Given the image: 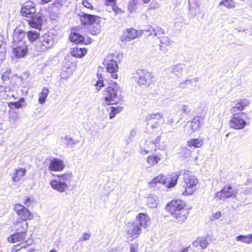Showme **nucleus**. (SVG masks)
I'll return each mask as SVG.
<instances>
[{
    "instance_id": "nucleus-64",
    "label": "nucleus",
    "mask_w": 252,
    "mask_h": 252,
    "mask_svg": "<svg viewBox=\"0 0 252 252\" xmlns=\"http://www.w3.org/2000/svg\"><path fill=\"white\" fill-rule=\"evenodd\" d=\"M18 101V102H21V103L22 104V102H24V101H25V99H24V98L21 97V98H20L19 100V101Z\"/></svg>"
},
{
    "instance_id": "nucleus-17",
    "label": "nucleus",
    "mask_w": 252,
    "mask_h": 252,
    "mask_svg": "<svg viewBox=\"0 0 252 252\" xmlns=\"http://www.w3.org/2000/svg\"><path fill=\"white\" fill-rule=\"evenodd\" d=\"M30 17L31 19L28 20L29 25L32 28L40 30L42 23V19L41 15L37 13Z\"/></svg>"
},
{
    "instance_id": "nucleus-5",
    "label": "nucleus",
    "mask_w": 252,
    "mask_h": 252,
    "mask_svg": "<svg viewBox=\"0 0 252 252\" xmlns=\"http://www.w3.org/2000/svg\"><path fill=\"white\" fill-rule=\"evenodd\" d=\"M184 186L185 190L183 194L184 195L192 194L196 189V186L198 184L196 177L189 173L184 174Z\"/></svg>"
},
{
    "instance_id": "nucleus-42",
    "label": "nucleus",
    "mask_w": 252,
    "mask_h": 252,
    "mask_svg": "<svg viewBox=\"0 0 252 252\" xmlns=\"http://www.w3.org/2000/svg\"><path fill=\"white\" fill-rule=\"evenodd\" d=\"M190 86H192V83L191 80L189 79L181 82L179 85V88L182 89L189 88Z\"/></svg>"
},
{
    "instance_id": "nucleus-39",
    "label": "nucleus",
    "mask_w": 252,
    "mask_h": 252,
    "mask_svg": "<svg viewBox=\"0 0 252 252\" xmlns=\"http://www.w3.org/2000/svg\"><path fill=\"white\" fill-rule=\"evenodd\" d=\"M39 35V33L35 31H31L27 33L28 39L32 42L37 39Z\"/></svg>"
},
{
    "instance_id": "nucleus-9",
    "label": "nucleus",
    "mask_w": 252,
    "mask_h": 252,
    "mask_svg": "<svg viewBox=\"0 0 252 252\" xmlns=\"http://www.w3.org/2000/svg\"><path fill=\"white\" fill-rule=\"evenodd\" d=\"M142 231L139 224L134 222H128L126 225V234L128 238L131 240L139 237Z\"/></svg>"
},
{
    "instance_id": "nucleus-52",
    "label": "nucleus",
    "mask_w": 252,
    "mask_h": 252,
    "mask_svg": "<svg viewBox=\"0 0 252 252\" xmlns=\"http://www.w3.org/2000/svg\"><path fill=\"white\" fill-rule=\"evenodd\" d=\"M139 245L137 243H134L131 245L130 252H139L138 251Z\"/></svg>"
},
{
    "instance_id": "nucleus-49",
    "label": "nucleus",
    "mask_w": 252,
    "mask_h": 252,
    "mask_svg": "<svg viewBox=\"0 0 252 252\" xmlns=\"http://www.w3.org/2000/svg\"><path fill=\"white\" fill-rule=\"evenodd\" d=\"M95 86L97 91H99L101 88L104 86L103 81L99 78V79L95 83Z\"/></svg>"
},
{
    "instance_id": "nucleus-20",
    "label": "nucleus",
    "mask_w": 252,
    "mask_h": 252,
    "mask_svg": "<svg viewBox=\"0 0 252 252\" xmlns=\"http://www.w3.org/2000/svg\"><path fill=\"white\" fill-rule=\"evenodd\" d=\"M118 66L116 61L112 60L107 64V70L110 74V77L113 79H117L118 75L117 72L118 71Z\"/></svg>"
},
{
    "instance_id": "nucleus-34",
    "label": "nucleus",
    "mask_w": 252,
    "mask_h": 252,
    "mask_svg": "<svg viewBox=\"0 0 252 252\" xmlns=\"http://www.w3.org/2000/svg\"><path fill=\"white\" fill-rule=\"evenodd\" d=\"M123 109V108L121 106L114 107L110 106L107 108V110L109 112V118L112 119L115 117V116L120 113Z\"/></svg>"
},
{
    "instance_id": "nucleus-36",
    "label": "nucleus",
    "mask_w": 252,
    "mask_h": 252,
    "mask_svg": "<svg viewBox=\"0 0 252 252\" xmlns=\"http://www.w3.org/2000/svg\"><path fill=\"white\" fill-rule=\"evenodd\" d=\"M4 38L0 35V63L5 59L6 51L3 44Z\"/></svg>"
},
{
    "instance_id": "nucleus-33",
    "label": "nucleus",
    "mask_w": 252,
    "mask_h": 252,
    "mask_svg": "<svg viewBox=\"0 0 252 252\" xmlns=\"http://www.w3.org/2000/svg\"><path fill=\"white\" fill-rule=\"evenodd\" d=\"M160 159V157L156 155L149 156L146 159L147 163L148 164V167L154 166L157 164Z\"/></svg>"
},
{
    "instance_id": "nucleus-62",
    "label": "nucleus",
    "mask_w": 252,
    "mask_h": 252,
    "mask_svg": "<svg viewBox=\"0 0 252 252\" xmlns=\"http://www.w3.org/2000/svg\"><path fill=\"white\" fill-rule=\"evenodd\" d=\"M190 246H188L182 250L181 252H188Z\"/></svg>"
},
{
    "instance_id": "nucleus-48",
    "label": "nucleus",
    "mask_w": 252,
    "mask_h": 252,
    "mask_svg": "<svg viewBox=\"0 0 252 252\" xmlns=\"http://www.w3.org/2000/svg\"><path fill=\"white\" fill-rule=\"evenodd\" d=\"M27 247V244L26 242L20 243L19 245L14 246L12 249V252H16L20 250L21 248H26Z\"/></svg>"
},
{
    "instance_id": "nucleus-59",
    "label": "nucleus",
    "mask_w": 252,
    "mask_h": 252,
    "mask_svg": "<svg viewBox=\"0 0 252 252\" xmlns=\"http://www.w3.org/2000/svg\"><path fill=\"white\" fill-rule=\"evenodd\" d=\"M192 246L194 247H198L200 246V238H197L195 240L192 242Z\"/></svg>"
},
{
    "instance_id": "nucleus-51",
    "label": "nucleus",
    "mask_w": 252,
    "mask_h": 252,
    "mask_svg": "<svg viewBox=\"0 0 252 252\" xmlns=\"http://www.w3.org/2000/svg\"><path fill=\"white\" fill-rule=\"evenodd\" d=\"M11 73V70L10 69H7V71H5L3 73L1 79L3 81H5L9 79V74Z\"/></svg>"
},
{
    "instance_id": "nucleus-44",
    "label": "nucleus",
    "mask_w": 252,
    "mask_h": 252,
    "mask_svg": "<svg viewBox=\"0 0 252 252\" xmlns=\"http://www.w3.org/2000/svg\"><path fill=\"white\" fill-rule=\"evenodd\" d=\"M200 247L202 249H205L208 245V243L206 238L200 237Z\"/></svg>"
},
{
    "instance_id": "nucleus-32",
    "label": "nucleus",
    "mask_w": 252,
    "mask_h": 252,
    "mask_svg": "<svg viewBox=\"0 0 252 252\" xmlns=\"http://www.w3.org/2000/svg\"><path fill=\"white\" fill-rule=\"evenodd\" d=\"M203 142L201 138L191 139L188 141L187 145L189 147L191 148H199L203 145Z\"/></svg>"
},
{
    "instance_id": "nucleus-43",
    "label": "nucleus",
    "mask_w": 252,
    "mask_h": 252,
    "mask_svg": "<svg viewBox=\"0 0 252 252\" xmlns=\"http://www.w3.org/2000/svg\"><path fill=\"white\" fill-rule=\"evenodd\" d=\"M8 106L12 109H13L14 108L19 109L22 107L23 105L20 102L15 101L8 103Z\"/></svg>"
},
{
    "instance_id": "nucleus-8",
    "label": "nucleus",
    "mask_w": 252,
    "mask_h": 252,
    "mask_svg": "<svg viewBox=\"0 0 252 252\" xmlns=\"http://www.w3.org/2000/svg\"><path fill=\"white\" fill-rule=\"evenodd\" d=\"M146 119L148 126L152 129L158 128L160 123L163 124L164 122L162 114L158 113L149 115Z\"/></svg>"
},
{
    "instance_id": "nucleus-18",
    "label": "nucleus",
    "mask_w": 252,
    "mask_h": 252,
    "mask_svg": "<svg viewBox=\"0 0 252 252\" xmlns=\"http://www.w3.org/2000/svg\"><path fill=\"white\" fill-rule=\"evenodd\" d=\"M26 32L22 30H16L13 34V45H19L22 42H26L25 39Z\"/></svg>"
},
{
    "instance_id": "nucleus-38",
    "label": "nucleus",
    "mask_w": 252,
    "mask_h": 252,
    "mask_svg": "<svg viewBox=\"0 0 252 252\" xmlns=\"http://www.w3.org/2000/svg\"><path fill=\"white\" fill-rule=\"evenodd\" d=\"M219 5H223L228 8H234L236 6V3L233 0H223L220 2Z\"/></svg>"
},
{
    "instance_id": "nucleus-63",
    "label": "nucleus",
    "mask_w": 252,
    "mask_h": 252,
    "mask_svg": "<svg viewBox=\"0 0 252 252\" xmlns=\"http://www.w3.org/2000/svg\"><path fill=\"white\" fill-rule=\"evenodd\" d=\"M52 0H41V2L43 4L48 3L50 1H51Z\"/></svg>"
},
{
    "instance_id": "nucleus-6",
    "label": "nucleus",
    "mask_w": 252,
    "mask_h": 252,
    "mask_svg": "<svg viewBox=\"0 0 252 252\" xmlns=\"http://www.w3.org/2000/svg\"><path fill=\"white\" fill-rule=\"evenodd\" d=\"M177 179L178 176L177 175H174L166 178L162 175H159L152 179L149 182V184L152 187H154L157 183H159L169 188H172L176 185Z\"/></svg>"
},
{
    "instance_id": "nucleus-22",
    "label": "nucleus",
    "mask_w": 252,
    "mask_h": 252,
    "mask_svg": "<svg viewBox=\"0 0 252 252\" xmlns=\"http://www.w3.org/2000/svg\"><path fill=\"white\" fill-rule=\"evenodd\" d=\"M28 222L26 220L21 219H17V220L14 223L13 228L15 231L26 234Z\"/></svg>"
},
{
    "instance_id": "nucleus-56",
    "label": "nucleus",
    "mask_w": 252,
    "mask_h": 252,
    "mask_svg": "<svg viewBox=\"0 0 252 252\" xmlns=\"http://www.w3.org/2000/svg\"><path fill=\"white\" fill-rule=\"evenodd\" d=\"M161 42V43L165 44L167 45H170L171 44V41L167 37H163Z\"/></svg>"
},
{
    "instance_id": "nucleus-46",
    "label": "nucleus",
    "mask_w": 252,
    "mask_h": 252,
    "mask_svg": "<svg viewBox=\"0 0 252 252\" xmlns=\"http://www.w3.org/2000/svg\"><path fill=\"white\" fill-rule=\"evenodd\" d=\"M9 118L13 121H16L19 119L18 114L15 111H11L10 112Z\"/></svg>"
},
{
    "instance_id": "nucleus-16",
    "label": "nucleus",
    "mask_w": 252,
    "mask_h": 252,
    "mask_svg": "<svg viewBox=\"0 0 252 252\" xmlns=\"http://www.w3.org/2000/svg\"><path fill=\"white\" fill-rule=\"evenodd\" d=\"M140 35L139 31H137L134 29H127L125 31L121 37L122 41L128 42L133 39Z\"/></svg>"
},
{
    "instance_id": "nucleus-27",
    "label": "nucleus",
    "mask_w": 252,
    "mask_h": 252,
    "mask_svg": "<svg viewBox=\"0 0 252 252\" xmlns=\"http://www.w3.org/2000/svg\"><path fill=\"white\" fill-rule=\"evenodd\" d=\"M26 233L17 232L15 234L11 235L8 238V241L11 243H16L24 241L26 239Z\"/></svg>"
},
{
    "instance_id": "nucleus-47",
    "label": "nucleus",
    "mask_w": 252,
    "mask_h": 252,
    "mask_svg": "<svg viewBox=\"0 0 252 252\" xmlns=\"http://www.w3.org/2000/svg\"><path fill=\"white\" fill-rule=\"evenodd\" d=\"M154 30V28L149 26V27H147L146 28H145V29H144L142 31H140L139 34H140V35H141L142 34V33H143L144 32H147L149 33L148 35H153V34H154V30Z\"/></svg>"
},
{
    "instance_id": "nucleus-13",
    "label": "nucleus",
    "mask_w": 252,
    "mask_h": 252,
    "mask_svg": "<svg viewBox=\"0 0 252 252\" xmlns=\"http://www.w3.org/2000/svg\"><path fill=\"white\" fill-rule=\"evenodd\" d=\"M136 73L138 75L137 83L139 86H148L151 81V74L150 73L142 69H138Z\"/></svg>"
},
{
    "instance_id": "nucleus-31",
    "label": "nucleus",
    "mask_w": 252,
    "mask_h": 252,
    "mask_svg": "<svg viewBox=\"0 0 252 252\" xmlns=\"http://www.w3.org/2000/svg\"><path fill=\"white\" fill-rule=\"evenodd\" d=\"M49 93V90L47 87H43L42 91L38 94V102L42 104L46 101V99Z\"/></svg>"
},
{
    "instance_id": "nucleus-24",
    "label": "nucleus",
    "mask_w": 252,
    "mask_h": 252,
    "mask_svg": "<svg viewBox=\"0 0 252 252\" xmlns=\"http://www.w3.org/2000/svg\"><path fill=\"white\" fill-rule=\"evenodd\" d=\"M201 119L199 118H194L190 123H188L185 127V130L189 128H191V131H188L187 134L190 135L192 132L197 130L200 126Z\"/></svg>"
},
{
    "instance_id": "nucleus-7",
    "label": "nucleus",
    "mask_w": 252,
    "mask_h": 252,
    "mask_svg": "<svg viewBox=\"0 0 252 252\" xmlns=\"http://www.w3.org/2000/svg\"><path fill=\"white\" fill-rule=\"evenodd\" d=\"M238 190L230 186H225L222 189L216 193V197L221 200H225L229 197L235 198Z\"/></svg>"
},
{
    "instance_id": "nucleus-61",
    "label": "nucleus",
    "mask_w": 252,
    "mask_h": 252,
    "mask_svg": "<svg viewBox=\"0 0 252 252\" xmlns=\"http://www.w3.org/2000/svg\"><path fill=\"white\" fill-rule=\"evenodd\" d=\"M66 0H56L55 2L54 3V6L57 7L58 4H59L60 5H63V2Z\"/></svg>"
},
{
    "instance_id": "nucleus-30",
    "label": "nucleus",
    "mask_w": 252,
    "mask_h": 252,
    "mask_svg": "<svg viewBox=\"0 0 252 252\" xmlns=\"http://www.w3.org/2000/svg\"><path fill=\"white\" fill-rule=\"evenodd\" d=\"M27 172L25 168H19L15 169V172L12 176V180L14 182H18L24 177Z\"/></svg>"
},
{
    "instance_id": "nucleus-2",
    "label": "nucleus",
    "mask_w": 252,
    "mask_h": 252,
    "mask_svg": "<svg viewBox=\"0 0 252 252\" xmlns=\"http://www.w3.org/2000/svg\"><path fill=\"white\" fill-rule=\"evenodd\" d=\"M81 17V20L84 25L89 24L92 26L90 28V32L93 35H96L100 33L101 26L100 17L90 14L86 13L84 11L78 13Z\"/></svg>"
},
{
    "instance_id": "nucleus-29",
    "label": "nucleus",
    "mask_w": 252,
    "mask_h": 252,
    "mask_svg": "<svg viewBox=\"0 0 252 252\" xmlns=\"http://www.w3.org/2000/svg\"><path fill=\"white\" fill-rule=\"evenodd\" d=\"M87 52V51L86 48L75 47L71 49L70 53L73 57L81 58L86 55Z\"/></svg>"
},
{
    "instance_id": "nucleus-1",
    "label": "nucleus",
    "mask_w": 252,
    "mask_h": 252,
    "mask_svg": "<svg viewBox=\"0 0 252 252\" xmlns=\"http://www.w3.org/2000/svg\"><path fill=\"white\" fill-rule=\"evenodd\" d=\"M165 209L177 222H183L187 219L189 215L186 209V204L181 200H173L166 205Z\"/></svg>"
},
{
    "instance_id": "nucleus-54",
    "label": "nucleus",
    "mask_w": 252,
    "mask_h": 252,
    "mask_svg": "<svg viewBox=\"0 0 252 252\" xmlns=\"http://www.w3.org/2000/svg\"><path fill=\"white\" fill-rule=\"evenodd\" d=\"M149 6L150 9L154 10L158 9L160 7V4L157 2H152Z\"/></svg>"
},
{
    "instance_id": "nucleus-57",
    "label": "nucleus",
    "mask_w": 252,
    "mask_h": 252,
    "mask_svg": "<svg viewBox=\"0 0 252 252\" xmlns=\"http://www.w3.org/2000/svg\"><path fill=\"white\" fill-rule=\"evenodd\" d=\"M33 201V199L30 197H27L24 200V203L25 205L28 207L30 206V203H32Z\"/></svg>"
},
{
    "instance_id": "nucleus-25",
    "label": "nucleus",
    "mask_w": 252,
    "mask_h": 252,
    "mask_svg": "<svg viewBox=\"0 0 252 252\" xmlns=\"http://www.w3.org/2000/svg\"><path fill=\"white\" fill-rule=\"evenodd\" d=\"M73 176L72 174L69 172H66L63 174L57 175L56 178L60 181L62 183H65L69 188L70 184L72 181Z\"/></svg>"
},
{
    "instance_id": "nucleus-4",
    "label": "nucleus",
    "mask_w": 252,
    "mask_h": 252,
    "mask_svg": "<svg viewBox=\"0 0 252 252\" xmlns=\"http://www.w3.org/2000/svg\"><path fill=\"white\" fill-rule=\"evenodd\" d=\"M54 43V35L46 33L39 37V41L36 43L35 48L38 52H44L51 48Z\"/></svg>"
},
{
    "instance_id": "nucleus-58",
    "label": "nucleus",
    "mask_w": 252,
    "mask_h": 252,
    "mask_svg": "<svg viewBox=\"0 0 252 252\" xmlns=\"http://www.w3.org/2000/svg\"><path fill=\"white\" fill-rule=\"evenodd\" d=\"M182 111H183V113L186 114H189L190 112V110L188 106L185 105H184L182 106Z\"/></svg>"
},
{
    "instance_id": "nucleus-11",
    "label": "nucleus",
    "mask_w": 252,
    "mask_h": 252,
    "mask_svg": "<svg viewBox=\"0 0 252 252\" xmlns=\"http://www.w3.org/2000/svg\"><path fill=\"white\" fill-rule=\"evenodd\" d=\"M14 210L17 215L20 217L19 219L27 220H32L33 216L32 214L25 206L20 204L14 205Z\"/></svg>"
},
{
    "instance_id": "nucleus-53",
    "label": "nucleus",
    "mask_w": 252,
    "mask_h": 252,
    "mask_svg": "<svg viewBox=\"0 0 252 252\" xmlns=\"http://www.w3.org/2000/svg\"><path fill=\"white\" fill-rule=\"evenodd\" d=\"M91 236V235L90 233L87 232L84 233L82 234V237L80 238V241L88 240L90 239Z\"/></svg>"
},
{
    "instance_id": "nucleus-45",
    "label": "nucleus",
    "mask_w": 252,
    "mask_h": 252,
    "mask_svg": "<svg viewBox=\"0 0 252 252\" xmlns=\"http://www.w3.org/2000/svg\"><path fill=\"white\" fill-rule=\"evenodd\" d=\"M91 1V0H83L82 3L86 8L92 10L93 9V6Z\"/></svg>"
},
{
    "instance_id": "nucleus-19",
    "label": "nucleus",
    "mask_w": 252,
    "mask_h": 252,
    "mask_svg": "<svg viewBox=\"0 0 252 252\" xmlns=\"http://www.w3.org/2000/svg\"><path fill=\"white\" fill-rule=\"evenodd\" d=\"M50 185L52 188L60 193L64 192L68 189L65 183H62L57 178L52 180Z\"/></svg>"
},
{
    "instance_id": "nucleus-28",
    "label": "nucleus",
    "mask_w": 252,
    "mask_h": 252,
    "mask_svg": "<svg viewBox=\"0 0 252 252\" xmlns=\"http://www.w3.org/2000/svg\"><path fill=\"white\" fill-rule=\"evenodd\" d=\"M69 38L71 42L76 44L81 42L85 44H88L91 42L90 41H88H88H86L84 37L82 35L76 32L71 33L69 36Z\"/></svg>"
},
{
    "instance_id": "nucleus-55",
    "label": "nucleus",
    "mask_w": 252,
    "mask_h": 252,
    "mask_svg": "<svg viewBox=\"0 0 252 252\" xmlns=\"http://www.w3.org/2000/svg\"><path fill=\"white\" fill-rule=\"evenodd\" d=\"M160 140V138L159 137H158L154 142H150L149 144L152 145L151 148H153L154 146L155 147H157V145L159 143V141ZM149 143H147V145H148Z\"/></svg>"
},
{
    "instance_id": "nucleus-60",
    "label": "nucleus",
    "mask_w": 252,
    "mask_h": 252,
    "mask_svg": "<svg viewBox=\"0 0 252 252\" xmlns=\"http://www.w3.org/2000/svg\"><path fill=\"white\" fill-rule=\"evenodd\" d=\"M221 216V213L220 212H217L215 213H213L212 214V217L214 219H217L218 218H219Z\"/></svg>"
},
{
    "instance_id": "nucleus-40",
    "label": "nucleus",
    "mask_w": 252,
    "mask_h": 252,
    "mask_svg": "<svg viewBox=\"0 0 252 252\" xmlns=\"http://www.w3.org/2000/svg\"><path fill=\"white\" fill-rule=\"evenodd\" d=\"M184 68V65L183 64H178L174 66L172 68V72H173L175 75L179 76L181 75L183 72V70Z\"/></svg>"
},
{
    "instance_id": "nucleus-26",
    "label": "nucleus",
    "mask_w": 252,
    "mask_h": 252,
    "mask_svg": "<svg viewBox=\"0 0 252 252\" xmlns=\"http://www.w3.org/2000/svg\"><path fill=\"white\" fill-rule=\"evenodd\" d=\"M249 102L247 99H242L239 101L236 105L233 107L231 109V113L233 114H238V111H242L245 108L248 106ZM239 114H243V113H239Z\"/></svg>"
},
{
    "instance_id": "nucleus-3",
    "label": "nucleus",
    "mask_w": 252,
    "mask_h": 252,
    "mask_svg": "<svg viewBox=\"0 0 252 252\" xmlns=\"http://www.w3.org/2000/svg\"><path fill=\"white\" fill-rule=\"evenodd\" d=\"M114 86H109L102 91L101 100L104 105H113L119 99L118 92L120 87L117 83H114Z\"/></svg>"
},
{
    "instance_id": "nucleus-21",
    "label": "nucleus",
    "mask_w": 252,
    "mask_h": 252,
    "mask_svg": "<svg viewBox=\"0 0 252 252\" xmlns=\"http://www.w3.org/2000/svg\"><path fill=\"white\" fill-rule=\"evenodd\" d=\"M136 223L140 227L148 228L150 225V218L146 214L139 213L136 217Z\"/></svg>"
},
{
    "instance_id": "nucleus-41",
    "label": "nucleus",
    "mask_w": 252,
    "mask_h": 252,
    "mask_svg": "<svg viewBox=\"0 0 252 252\" xmlns=\"http://www.w3.org/2000/svg\"><path fill=\"white\" fill-rule=\"evenodd\" d=\"M137 4V0H131L129 1L128 6V10L130 13L136 10Z\"/></svg>"
},
{
    "instance_id": "nucleus-10",
    "label": "nucleus",
    "mask_w": 252,
    "mask_h": 252,
    "mask_svg": "<svg viewBox=\"0 0 252 252\" xmlns=\"http://www.w3.org/2000/svg\"><path fill=\"white\" fill-rule=\"evenodd\" d=\"M241 115L242 114H233L229 123L230 127L235 129H241L245 127L247 122L241 117Z\"/></svg>"
},
{
    "instance_id": "nucleus-12",
    "label": "nucleus",
    "mask_w": 252,
    "mask_h": 252,
    "mask_svg": "<svg viewBox=\"0 0 252 252\" xmlns=\"http://www.w3.org/2000/svg\"><path fill=\"white\" fill-rule=\"evenodd\" d=\"M28 51L26 42H22L19 45H13L12 53L13 57L16 58H24Z\"/></svg>"
},
{
    "instance_id": "nucleus-14",
    "label": "nucleus",
    "mask_w": 252,
    "mask_h": 252,
    "mask_svg": "<svg viewBox=\"0 0 252 252\" xmlns=\"http://www.w3.org/2000/svg\"><path fill=\"white\" fill-rule=\"evenodd\" d=\"M35 4L32 1L25 2L21 8V14L23 16L30 17L36 13Z\"/></svg>"
},
{
    "instance_id": "nucleus-35",
    "label": "nucleus",
    "mask_w": 252,
    "mask_h": 252,
    "mask_svg": "<svg viewBox=\"0 0 252 252\" xmlns=\"http://www.w3.org/2000/svg\"><path fill=\"white\" fill-rule=\"evenodd\" d=\"M158 200L156 196H150L147 198V204L151 208L157 207L158 204Z\"/></svg>"
},
{
    "instance_id": "nucleus-23",
    "label": "nucleus",
    "mask_w": 252,
    "mask_h": 252,
    "mask_svg": "<svg viewBox=\"0 0 252 252\" xmlns=\"http://www.w3.org/2000/svg\"><path fill=\"white\" fill-rule=\"evenodd\" d=\"M0 97L6 99L11 97L16 99L15 93L10 90V88L5 86H0Z\"/></svg>"
},
{
    "instance_id": "nucleus-50",
    "label": "nucleus",
    "mask_w": 252,
    "mask_h": 252,
    "mask_svg": "<svg viewBox=\"0 0 252 252\" xmlns=\"http://www.w3.org/2000/svg\"><path fill=\"white\" fill-rule=\"evenodd\" d=\"M154 35L157 36L158 34H161L163 33V30L159 26H157L154 28Z\"/></svg>"
},
{
    "instance_id": "nucleus-15",
    "label": "nucleus",
    "mask_w": 252,
    "mask_h": 252,
    "mask_svg": "<svg viewBox=\"0 0 252 252\" xmlns=\"http://www.w3.org/2000/svg\"><path fill=\"white\" fill-rule=\"evenodd\" d=\"M64 166L62 160L57 158H52L50 160L48 169L52 171H61L64 169Z\"/></svg>"
},
{
    "instance_id": "nucleus-37",
    "label": "nucleus",
    "mask_w": 252,
    "mask_h": 252,
    "mask_svg": "<svg viewBox=\"0 0 252 252\" xmlns=\"http://www.w3.org/2000/svg\"><path fill=\"white\" fill-rule=\"evenodd\" d=\"M237 241H240L247 244H250L252 242V234L247 235H239L236 237Z\"/></svg>"
}]
</instances>
